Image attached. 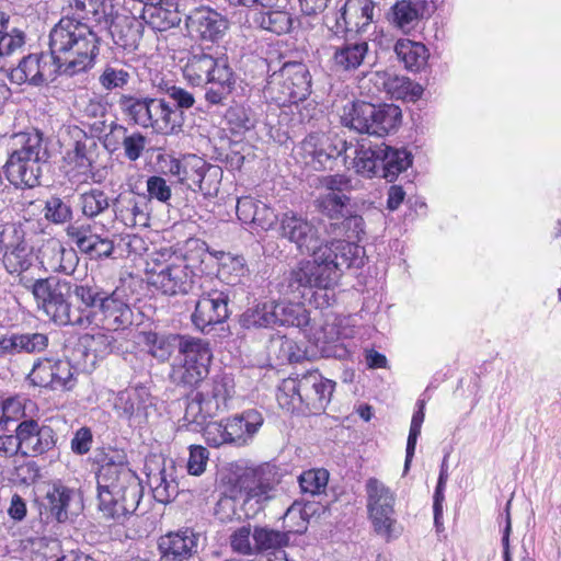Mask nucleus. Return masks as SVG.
I'll return each instance as SVG.
<instances>
[{
	"label": "nucleus",
	"mask_w": 561,
	"mask_h": 561,
	"mask_svg": "<svg viewBox=\"0 0 561 561\" xmlns=\"http://www.w3.org/2000/svg\"><path fill=\"white\" fill-rule=\"evenodd\" d=\"M316 260H302L290 272L289 286L296 289L324 290L323 302L317 307L330 305L331 297L328 291L332 289L344 270L360 267L365 263V250L363 247L345 240H334L325 243L316 252Z\"/></svg>",
	"instance_id": "nucleus-1"
},
{
	"label": "nucleus",
	"mask_w": 561,
	"mask_h": 561,
	"mask_svg": "<svg viewBox=\"0 0 561 561\" xmlns=\"http://www.w3.org/2000/svg\"><path fill=\"white\" fill-rule=\"evenodd\" d=\"M49 49L60 73L73 76L93 66L99 38L88 24L62 18L49 33Z\"/></svg>",
	"instance_id": "nucleus-2"
},
{
	"label": "nucleus",
	"mask_w": 561,
	"mask_h": 561,
	"mask_svg": "<svg viewBox=\"0 0 561 561\" xmlns=\"http://www.w3.org/2000/svg\"><path fill=\"white\" fill-rule=\"evenodd\" d=\"M99 511L103 517L118 520L134 513L142 496L138 476L124 462L108 460L96 473Z\"/></svg>",
	"instance_id": "nucleus-3"
},
{
	"label": "nucleus",
	"mask_w": 561,
	"mask_h": 561,
	"mask_svg": "<svg viewBox=\"0 0 561 561\" xmlns=\"http://www.w3.org/2000/svg\"><path fill=\"white\" fill-rule=\"evenodd\" d=\"M182 72L191 85L206 87L205 100L211 105L222 104L236 88V73L224 55L192 54Z\"/></svg>",
	"instance_id": "nucleus-4"
},
{
	"label": "nucleus",
	"mask_w": 561,
	"mask_h": 561,
	"mask_svg": "<svg viewBox=\"0 0 561 561\" xmlns=\"http://www.w3.org/2000/svg\"><path fill=\"white\" fill-rule=\"evenodd\" d=\"M334 387V381L312 370L283 380L276 398L278 404L287 411L318 414L330 403Z\"/></svg>",
	"instance_id": "nucleus-5"
},
{
	"label": "nucleus",
	"mask_w": 561,
	"mask_h": 561,
	"mask_svg": "<svg viewBox=\"0 0 561 561\" xmlns=\"http://www.w3.org/2000/svg\"><path fill=\"white\" fill-rule=\"evenodd\" d=\"M13 151L5 163V175L16 187H34L39 183L42 164L47 149L38 131L21 133L13 137Z\"/></svg>",
	"instance_id": "nucleus-6"
},
{
	"label": "nucleus",
	"mask_w": 561,
	"mask_h": 561,
	"mask_svg": "<svg viewBox=\"0 0 561 561\" xmlns=\"http://www.w3.org/2000/svg\"><path fill=\"white\" fill-rule=\"evenodd\" d=\"M145 271L148 284L170 296L187 294L197 277L187 260L169 249L149 254Z\"/></svg>",
	"instance_id": "nucleus-7"
},
{
	"label": "nucleus",
	"mask_w": 561,
	"mask_h": 561,
	"mask_svg": "<svg viewBox=\"0 0 561 561\" xmlns=\"http://www.w3.org/2000/svg\"><path fill=\"white\" fill-rule=\"evenodd\" d=\"M119 106L137 125L161 135L180 133L185 121L184 112L164 98L122 95Z\"/></svg>",
	"instance_id": "nucleus-8"
},
{
	"label": "nucleus",
	"mask_w": 561,
	"mask_h": 561,
	"mask_svg": "<svg viewBox=\"0 0 561 561\" xmlns=\"http://www.w3.org/2000/svg\"><path fill=\"white\" fill-rule=\"evenodd\" d=\"M23 285L32 291L38 309L56 324L85 327L92 323L90 312L83 316L71 311L68 300L71 286L68 282L48 277L34 282L27 279Z\"/></svg>",
	"instance_id": "nucleus-9"
},
{
	"label": "nucleus",
	"mask_w": 561,
	"mask_h": 561,
	"mask_svg": "<svg viewBox=\"0 0 561 561\" xmlns=\"http://www.w3.org/2000/svg\"><path fill=\"white\" fill-rule=\"evenodd\" d=\"M401 117L398 105L357 101L344 106L341 122L358 133L383 137L398 128Z\"/></svg>",
	"instance_id": "nucleus-10"
},
{
	"label": "nucleus",
	"mask_w": 561,
	"mask_h": 561,
	"mask_svg": "<svg viewBox=\"0 0 561 561\" xmlns=\"http://www.w3.org/2000/svg\"><path fill=\"white\" fill-rule=\"evenodd\" d=\"M178 363L172 367L171 378L176 385L193 387L209 373L213 353L209 343L199 337L182 335L178 343Z\"/></svg>",
	"instance_id": "nucleus-11"
},
{
	"label": "nucleus",
	"mask_w": 561,
	"mask_h": 561,
	"mask_svg": "<svg viewBox=\"0 0 561 561\" xmlns=\"http://www.w3.org/2000/svg\"><path fill=\"white\" fill-rule=\"evenodd\" d=\"M311 92V75L302 62H285L267 80L265 93L278 105L304 101Z\"/></svg>",
	"instance_id": "nucleus-12"
},
{
	"label": "nucleus",
	"mask_w": 561,
	"mask_h": 561,
	"mask_svg": "<svg viewBox=\"0 0 561 561\" xmlns=\"http://www.w3.org/2000/svg\"><path fill=\"white\" fill-rule=\"evenodd\" d=\"M367 513L374 531L387 541L397 538L400 529L396 519V494L382 481L369 478L365 483Z\"/></svg>",
	"instance_id": "nucleus-13"
},
{
	"label": "nucleus",
	"mask_w": 561,
	"mask_h": 561,
	"mask_svg": "<svg viewBox=\"0 0 561 561\" xmlns=\"http://www.w3.org/2000/svg\"><path fill=\"white\" fill-rule=\"evenodd\" d=\"M278 482L276 468L270 463L247 468L234 479L230 497L243 503L263 504L274 497Z\"/></svg>",
	"instance_id": "nucleus-14"
},
{
	"label": "nucleus",
	"mask_w": 561,
	"mask_h": 561,
	"mask_svg": "<svg viewBox=\"0 0 561 561\" xmlns=\"http://www.w3.org/2000/svg\"><path fill=\"white\" fill-rule=\"evenodd\" d=\"M170 173L193 191L204 196H216L222 179V170L218 165L207 163L197 156H187L181 161L172 160Z\"/></svg>",
	"instance_id": "nucleus-15"
},
{
	"label": "nucleus",
	"mask_w": 561,
	"mask_h": 561,
	"mask_svg": "<svg viewBox=\"0 0 561 561\" xmlns=\"http://www.w3.org/2000/svg\"><path fill=\"white\" fill-rule=\"evenodd\" d=\"M346 141L324 133H311L300 144L298 156L313 170L330 167L333 159L346 152Z\"/></svg>",
	"instance_id": "nucleus-16"
},
{
	"label": "nucleus",
	"mask_w": 561,
	"mask_h": 561,
	"mask_svg": "<svg viewBox=\"0 0 561 561\" xmlns=\"http://www.w3.org/2000/svg\"><path fill=\"white\" fill-rule=\"evenodd\" d=\"M373 0H345L344 4L332 15H325L327 25L335 33L348 31L366 32L374 19Z\"/></svg>",
	"instance_id": "nucleus-17"
},
{
	"label": "nucleus",
	"mask_w": 561,
	"mask_h": 561,
	"mask_svg": "<svg viewBox=\"0 0 561 561\" xmlns=\"http://www.w3.org/2000/svg\"><path fill=\"white\" fill-rule=\"evenodd\" d=\"M279 234L295 243L301 253H310L311 260H316V252H320L323 245L319 229L310 220L291 210L283 214L279 220Z\"/></svg>",
	"instance_id": "nucleus-18"
},
{
	"label": "nucleus",
	"mask_w": 561,
	"mask_h": 561,
	"mask_svg": "<svg viewBox=\"0 0 561 561\" xmlns=\"http://www.w3.org/2000/svg\"><path fill=\"white\" fill-rule=\"evenodd\" d=\"M31 385L50 388L51 390H69L75 386L72 365L69 360L39 358L27 375Z\"/></svg>",
	"instance_id": "nucleus-19"
},
{
	"label": "nucleus",
	"mask_w": 561,
	"mask_h": 561,
	"mask_svg": "<svg viewBox=\"0 0 561 561\" xmlns=\"http://www.w3.org/2000/svg\"><path fill=\"white\" fill-rule=\"evenodd\" d=\"M66 234L78 250L91 260L110 257L114 251V242L107 236L99 234L95 226L75 221L67 226Z\"/></svg>",
	"instance_id": "nucleus-20"
},
{
	"label": "nucleus",
	"mask_w": 561,
	"mask_h": 561,
	"mask_svg": "<svg viewBox=\"0 0 561 561\" xmlns=\"http://www.w3.org/2000/svg\"><path fill=\"white\" fill-rule=\"evenodd\" d=\"M229 295L224 289L204 288L192 314L193 324L204 331L208 327L222 323L229 317Z\"/></svg>",
	"instance_id": "nucleus-21"
},
{
	"label": "nucleus",
	"mask_w": 561,
	"mask_h": 561,
	"mask_svg": "<svg viewBox=\"0 0 561 561\" xmlns=\"http://www.w3.org/2000/svg\"><path fill=\"white\" fill-rule=\"evenodd\" d=\"M57 73H60V69L51 55L34 54L24 57L18 67L10 71L9 78L16 84L41 85L54 80Z\"/></svg>",
	"instance_id": "nucleus-22"
},
{
	"label": "nucleus",
	"mask_w": 561,
	"mask_h": 561,
	"mask_svg": "<svg viewBox=\"0 0 561 561\" xmlns=\"http://www.w3.org/2000/svg\"><path fill=\"white\" fill-rule=\"evenodd\" d=\"M73 139L72 146L65 152L62 168L70 179L83 182L92 174L91 149L95 141L78 128L73 131Z\"/></svg>",
	"instance_id": "nucleus-23"
},
{
	"label": "nucleus",
	"mask_w": 561,
	"mask_h": 561,
	"mask_svg": "<svg viewBox=\"0 0 561 561\" xmlns=\"http://www.w3.org/2000/svg\"><path fill=\"white\" fill-rule=\"evenodd\" d=\"M113 407L119 417L131 424L140 425L148 417L152 398L145 387L127 388L117 392Z\"/></svg>",
	"instance_id": "nucleus-24"
},
{
	"label": "nucleus",
	"mask_w": 561,
	"mask_h": 561,
	"mask_svg": "<svg viewBox=\"0 0 561 561\" xmlns=\"http://www.w3.org/2000/svg\"><path fill=\"white\" fill-rule=\"evenodd\" d=\"M101 323L107 331L124 330L133 324V310L125 289L116 288L101 300Z\"/></svg>",
	"instance_id": "nucleus-25"
},
{
	"label": "nucleus",
	"mask_w": 561,
	"mask_h": 561,
	"mask_svg": "<svg viewBox=\"0 0 561 561\" xmlns=\"http://www.w3.org/2000/svg\"><path fill=\"white\" fill-rule=\"evenodd\" d=\"M199 536L193 529L171 531L160 537L158 547L160 561H184L198 551Z\"/></svg>",
	"instance_id": "nucleus-26"
},
{
	"label": "nucleus",
	"mask_w": 561,
	"mask_h": 561,
	"mask_svg": "<svg viewBox=\"0 0 561 561\" xmlns=\"http://www.w3.org/2000/svg\"><path fill=\"white\" fill-rule=\"evenodd\" d=\"M19 435L22 455L35 456L50 450L56 444L55 432L50 426L41 425L35 420L22 421L15 430Z\"/></svg>",
	"instance_id": "nucleus-27"
},
{
	"label": "nucleus",
	"mask_w": 561,
	"mask_h": 561,
	"mask_svg": "<svg viewBox=\"0 0 561 561\" xmlns=\"http://www.w3.org/2000/svg\"><path fill=\"white\" fill-rule=\"evenodd\" d=\"M187 26L205 41L221 38L229 28V21L221 13L209 7H198L187 16Z\"/></svg>",
	"instance_id": "nucleus-28"
},
{
	"label": "nucleus",
	"mask_w": 561,
	"mask_h": 561,
	"mask_svg": "<svg viewBox=\"0 0 561 561\" xmlns=\"http://www.w3.org/2000/svg\"><path fill=\"white\" fill-rule=\"evenodd\" d=\"M147 482L152 491L156 501L167 504L171 502L179 492V485L175 480V467L172 461L167 463H148Z\"/></svg>",
	"instance_id": "nucleus-29"
},
{
	"label": "nucleus",
	"mask_w": 561,
	"mask_h": 561,
	"mask_svg": "<svg viewBox=\"0 0 561 561\" xmlns=\"http://www.w3.org/2000/svg\"><path fill=\"white\" fill-rule=\"evenodd\" d=\"M370 81L391 99L415 101L423 93V88L419 83L391 70L376 71Z\"/></svg>",
	"instance_id": "nucleus-30"
},
{
	"label": "nucleus",
	"mask_w": 561,
	"mask_h": 561,
	"mask_svg": "<svg viewBox=\"0 0 561 561\" xmlns=\"http://www.w3.org/2000/svg\"><path fill=\"white\" fill-rule=\"evenodd\" d=\"M113 42L124 49L134 50L142 36V23L136 16L112 12L104 24Z\"/></svg>",
	"instance_id": "nucleus-31"
},
{
	"label": "nucleus",
	"mask_w": 561,
	"mask_h": 561,
	"mask_svg": "<svg viewBox=\"0 0 561 561\" xmlns=\"http://www.w3.org/2000/svg\"><path fill=\"white\" fill-rule=\"evenodd\" d=\"M344 321L345 319L333 313H327L323 321L317 327H312L306 336L322 352H325L328 344L353 337L354 330L348 325H344Z\"/></svg>",
	"instance_id": "nucleus-32"
},
{
	"label": "nucleus",
	"mask_w": 561,
	"mask_h": 561,
	"mask_svg": "<svg viewBox=\"0 0 561 561\" xmlns=\"http://www.w3.org/2000/svg\"><path fill=\"white\" fill-rule=\"evenodd\" d=\"M206 400V412H222L228 409V403L234 394V380L228 374L215 375L199 391Z\"/></svg>",
	"instance_id": "nucleus-33"
},
{
	"label": "nucleus",
	"mask_w": 561,
	"mask_h": 561,
	"mask_svg": "<svg viewBox=\"0 0 561 561\" xmlns=\"http://www.w3.org/2000/svg\"><path fill=\"white\" fill-rule=\"evenodd\" d=\"M263 421L262 414L256 410H248L226 419L230 444L248 445L263 425Z\"/></svg>",
	"instance_id": "nucleus-34"
},
{
	"label": "nucleus",
	"mask_w": 561,
	"mask_h": 561,
	"mask_svg": "<svg viewBox=\"0 0 561 561\" xmlns=\"http://www.w3.org/2000/svg\"><path fill=\"white\" fill-rule=\"evenodd\" d=\"M39 253L41 263L45 270L66 274L73 272L76 253L72 250L65 249L58 240L50 239L45 242Z\"/></svg>",
	"instance_id": "nucleus-35"
},
{
	"label": "nucleus",
	"mask_w": 561,
	"mask_h": 561,
	"mask_svg": "<svg viewBox=\"0 0 561 561\" xmlns=\"http://www.w3.org/2000/svg\"><path fill=\"white\" fill-rule=\"evenodd\" d=\"M381 161L380 176L389 182L394 181L400 173L412 165L413 157L405 148H394L385 144L378 145Z\"/></svg>",
	"instance_id": "nucleus-36"
},
{
	"label": "nucleus",
	"mask_w": 561,
	"mask_h": 561,
	"mask_svg": "<svg viewBox=\"0 0 561 561\" xmlns=\"http://www.w3.org/2000/svg\"><path fill=\"white\" fill-rule=\"evenodd\" d=\"M368 53L369 46L366 41H347L334 47L332 61L337 69L352 71L364 64Z\"/></svg>",
	"instance_id": "nucleus-37"
},
{
	"label": "nucleus",
	"mask_w": 561,
	"mask_h": 561,
	"mask_svg": "<svg viewBox=\"0 0 561 561\" xmlns=\"http://www.w3.org/2000/svg\"><path fill=\"white\" fill-rule=\"evenodd\" d=\"M394 51L404 67L414 72L423 70L430 58L428 49L423 43L409 38L398 39L394 45Z\"/></svg>",
	"instance_id": "nucleus-38"
},
{
	"label": "nucleus",
	"mask_w": 561,
	"mask_h": 561,
	"mask_svg": "<svg viewBox=\"0 0 561 561\" xmlns=\"http://www.w3.org/2000/svg\"><path fill=\"white\" fill-rule=\"evenodd\" d=\"M68 4L80 19L93 20L99 24H107L114 10L112 0H68Z\"/></svg>",
	"instance_id": "nucleus-39"
},
{
	"label": "nucleus",
	"mask_w": 561,
	"mask_h": 561,
	"mask_svg": "<svg viewBox=\"0 0 561 561\" xmlns=\"http://www.w3.org/2000/svg\"><path fill=\"white\" fill-rule=\"evenodd\" d=\"M139 2L149 7L150 23L160 31L170 28L180 22L176 14L179 0H139Z\"/></svg>",
	"instance_id": "nucleus-40"
},
{
	"label": "nucleus",
	"mask_w": 561,
	"mask_h": 561,
	"mask_svg": "<svg viewBox=\"0 0 561 561\" xmlns=\"http://www.w3.org/2000/svg\"><path fill=\"white\" fill-rule=\"evenodd\" d=\"M275 325H291L304 328L309 323L310 316L302 304L285 300L274 301Z\"/></svg>",
	"instance_id": "nucleus-41"
},
{
	"label": "nucleus",
	"mask_w": 561,
	"mask_h": 561,
	"mask_svg": "<svg viewBox=\"0 0 561 561\" xmlns=\"http://www.w3.org/2000/svg\"><path fill=\"white\" fill-rule=\"evenodd\" d=\"M423 4L419 0H401L392 8L393 23L404 33L413 30L422 15Z\"/></svg>",
	"instance_id": "nucleus-42"
},
{
	"label": "nucleus",
	"mask_w": 561,
	"mask_h": 561,
	"mask_svg": "<svg viewBox=\"0 0 561 561\" xmlns=\"http://www.w3.org/2000/svg\"><path fill=\"white\" fill-rule=\"evenodd\" d=\"M76 497V492L62 484H54L47 492L48 507L58 522H65L68 518V511Z\"/></svg>",
	"instance_id": "nucleus-43"
},
{
	"label": "nucleus",
	"mask_w": 561,
	"mask_h": 561,
	"mask_svg": "<svg viewBox=\"0 0 561 561\" xmlns=\"http://www.w3.org/2000/svg\"><path fill=\"white\" fill-rule=\"evenodd\" d=\"M274 300L257 304L242 313L240 323L245 329L274 327Z\"/></svg>",
	"instance_id": "nucleus-44"
},
{
	"label": "nucleus",
	"mask_w": 561,
	"mask_h": 561,
	"mask_svg": "<svg viewBox=\"0 0 561 561\" xmlns=\"http://www.w3.org/2000/svg\"><path fill=\"white\" fill-rule=\"evenodd\" d=\"M253 22L260 28L275 33L277 35L289 32L293 25V19L290 14L280 10L256 12L254 14Z\"/></svg>",
	"instance_id": "nucleus-45"
},
{
	"label": "nucleus",
	"mask_w": 561,
	"mask_h": 561,
	"mask_svg": "<svg viewBox=\"0 0 561 561\" xmlns=\"http://www.w3.org/2000/svg\"><path fill=\"white\" fill-rule=\"evenodd\" d=\"M245 261L241 256L222 253L219 257L218 277L228 285H236L247 275Z\"/></svg>",
	"instance_id": "nucleus-46"
},
{
	"label": "nucleus",
	"mask_w": 561,
	"mask_h": 561,
	"mask_svg": "<svg viewBox=\"0 0 561 561\" xmlns=\"http://www.w3.org/2000/svg\"><path fill=\"white\" fill-rule=\"evenodd\" d=\"M381 161L379 160L378 145L375 147H360L355 150V157L353 159V168L356 173L366 176L374 178L380 175Z\"/></svg>",
	"instance_id": "nucleus-47"
},
{
	"label": "nucleus",
	"mask_w": 561,
	"mask_h": 561,
	"mask_svg": "<svg viewBox=\"0 0 561 561\" xmlns=\"http://www.w3.org/2000/svg\"><path fill=\"white\" fill-rule=\"evenodd\" d=\"M78 207L84 217L92 219L108 209L110 199L105 192L93 188L80 194Z\"/></svg>",
	"instance_id": "nucleus-48"
},
{
	"label": "nucleus",
	"mask_w": 561,
	"mask_h": 561,
	"mask_svg": "<svg viewBox=\"0 0 561 561\" xmlns=\"http://www.w3.org/2000/svg\"><path fill=\"white\" fill-rule=\"evenodd\" d=\"M32 259L31 248L22 241L8 248L3 256V264L10 274H21L32 265Z\"/></svg>",
	"instance_id": "nucleus-49"
},
{
	"label": "nucleus",
	"mask_w": 561,
	"mask_h": 561,
	"mask_svg": "<svg viewBox=\"0 0 561 561\" xmlns=\"http://www.w3.org/2000/svg\"><path fill=\"white\" fill-rule=\"evenodd\" d=\"M181 335H164L156 332L145 333V344L148 347V352L160 362L168 360L174 347V342Z\"/></svg>",
	"instance_id": "nucleus-50"
},
{
	"label": "nucleus",
	"mask_w": 561,
	"mask_h": 561,
	"mask_svg": "<svg viewBox=\"0 0 561 561\" xmlns=\"http://www.w3.org/2000/svg\"><path fill=\"white\" fill-rule=\"evenodd\" d=\"M115 213L116 217L128 227L142 226L147 219L135 197H121Z\"/></svg>",
	"instance_id": "nucleus-51"
},
{
	"label": "nucleus",
	"mask_w": 561,
	"mask_h": 561,
	"mask_svg": "<svg viewBox=\"0 0 561 561\" xmlns=\"http://www.w3.org/2000/svg\"><path fill=\"white\" fill-rule=\"evenodd\" d=\"M329 482V472L325 469H310L299 477V485L304 493L310 495L323 494Z\"/></svg>",
	"instance_id": "nucleus-52"
},
{
	"label": "nucleus",
	"mask_w": 561,
	"mask_h": 561,
	"mask_svg": "<svg viewBox=\"0 0 561 561\" xmlns=\"http://www.w3.org/2000/svg\"><path fill=\"white\" fill-rule=\"evenodd\" d=\"M253 540L256 553L260 551L278 549L286 543L287 536L284 533L266 527H255L253 530Z\"/></svg>",
	"instance_id": "nucleus-53"
},
{
	"label": "nucleus",
	"mask_w": 561,
	"mask_h": 561,
	"mask_svg": "<svg viewBox=\"0 0 561 561\" xmlns=\"http://www.w3.org/2000/svg\"><path fill=\"white\" fill-rule=\"evenodd\" d=\"M35 403L24 397H13L5 401H0L1 415L5 425L11 421H19L26 416V411L34 408Z\"/></svg>",
	"instance_id": "nucleus-54"
},
{
	"label": "nucleus",
	"mask_w": 561,
	"mask_h": 561,
	"mask_svg": "<svg viewBox=\"0 0 561 561\" xmlns=\"http://www.w3.org/2000/svg\"><path fill=\"white\" fill-rule=\"evenodd\" d=\"M347 197L343 193L324 192L318 199L319 209L331 218L344 216Z\"/></svg>",
	"instance_id": "nucleus-55"
},
{
	"label": "nucleus",
	"mask_w": 561,
	"mask_h": 561,
	"mask_svg": "<svg viewBox=\"0 0 561 561\" xmlns=\"http://www.w3.org/2000/svg\"><path fill=\"white\" fill-rule=\"evenodd\" d=\"M419 409L414 412L412 420H411V426H410V433L408 437L407 443V455H405V463H404V471H407L410 467V463L412 461L415 446L417 438L421 434V427L424 422V401L417 402Z\"/></svg>",
	"instance_id": "nucleus-56"
},
{
	"label": "nucleus",
	"mask_w": 561,
	"mask_h": 561,
	"mask_svg": "<svg viewBox=\"0 0 561 561\" xmlns=\"http://www.w3.org/2000/svg\"><path fill=\"white\" fill-rule=\"evenodd\" d=\"M83 343V346L90 347V351L100 360L112 352L114 339L108 333L96 332L94 334H84Z\"/></svg>",
	"instance_id": "nucleus-57"
},
{
	"label": "nucleus",
	"mask_w": 561,
	"mask_h": 561,
	"mask_svg": "<svg viewBox=\"0 0 561 561\" xmlns=\"http://www.w3.org/2000/svg\"><path fill=\"white\" fill-rule=\"evenodd\" d=\"M130 80V73L123 67L106 66L99 78L100 84L105 90L124 88Z\"/></svg>",
	"instance_id": "nucleus-58"
},
{
	"label": "nucleus",
	"mask_w": 561,
	"mask_h": 561,
	"mask_svg": "<svg viewBox=\"0 0 561 561\" xmlns=\"http://www.w3.org/2000/svg\"><path fill=\"white\" fill-rule=\"evenodd\" d=\"M231 549L240 554L250 556L255 553L253 531L250 526H241L230 535Z\"/></svg>",
	"instance_id": "nucleus-59"
},
{
	"label": "nucleus",
	"mask_w": 561,
	"mask_h": 561,
	"mask_svg": "<svg viewBox=\"0 0 561 561\" xmlns=\"http://www.w3.org/2000/svg\"><path fill=\"white\" fill-rule=\"evenodd\" d=\"M215 413L206 412V400L198 391L186 404L184 420L188 424L202 425L207 417L215 416Z\"/></svg>",
	"instance_id": "nucleus-60"
},
{
	"label": "nucleus",
	"mask_w": 561,
	"mask_h": 561,
	"mask_svg": "<svg viewBox=\"0 0 561 561\" xmlns=\"http://www.w3.org/2000/svg\"><path fill=\"white\" fill-rule=\"evenodd\" d=\"M25 44V35L18 28L2 31L0 34V56L9 57L21 51Z\"/></svg>",
	"instance_id": "nucleus-61"
},
{
	"label": "nucleus",
	"mask_w": 561,
	"mask_h": 561,
	"mask_svg": "<svg viewBox=\"0 0 561 561\" xmlns=\"http://www.w3.org/2000/svg\"><path fill=\"white\" fill-rule=\"evenodd\" d=\"M206 443L211 447H220L230 444L226 420L220 422H208L203 428Z\"/></svg>",
	"instance_id": "nucleus-62"
},
{
	"label": "nucleus",
	"mask_w": 561,
	"mask_h": 561,
	"mask_svg": "<svg viewBox=\"0 0 561 561\" xmlns=\"http://www.w3.org/2000/svg\"><path fill=\"white\" fill-rule=\"evenodd\" d=\"M83 335L79 337L77 344L71 351V360L83 371H90L94 369L99 362L90 347L83 346Z\"/></svg>",
	"instance_id": "nucleus-63"
},
{
	"label": "nucleus",
	"mask_w": 561,
	"mask_h": 561,
	"mask_svg": "<svg viewBox=\"0 0 561 561\" xmlns=\"http://www.w3.org/2000/svg\"><path fill=\"white\" fill-rule=\"evenodd\" d=\"M72 216L69 205L62 202L59 197H50L45 205V217L55 222L64 224Z\"/></svg>",
	"instance_id": "nucleus-64"
}]
</instances>
